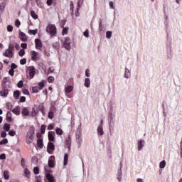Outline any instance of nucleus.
I'll use <instances>...</instances> for the list:
<instances>
[{
  "instance_id": "nucleus-58",
  "label": "nucleus",
  "mask_w": 182,
  "mask_h": 182,
  "mask_svg": "<svg viewBox=\"0 0 182 182\" xmlns=\"http://www.w3.org/2000/svg\"><path fill=\"white\" fill-rule=\"evenodd\" d=\"M5 159H6V156L5 155V154H1L0 155V160H5Z\"/></svg>"
},
{
  "instance_id": "nucleus-36",
  "label": "nucleus",
  "mask_w": 182,
  "mask_h": 182,
  "mask_svg": "<svg viewBox=\"0 0 182 182\" xmlns=\"http://www.w3.org/2000/svg\"><path fill=\"white\" fill-rule=\"evenodd\" d=\"M21 93L19 92V90H16L14 92V97H15V99H18Z\"/></svg>"
},
{
  "instance_id": "nucleus-53",
  "label": "nucleus",
  "mask_w": 182,
  "mask_h": 182,
  "mask_svg": "<svg viewBox=\"0 0 182 182\" xmlns=\"http://www.w3.org/2000/svg\"><path fill=\"white\" fill-rule=\"evenodd\" d=\"M18 87H22L23 86V81L21 80L17 84Z\"/></svg>"
},
{
  "instance_id": "nucleus-19",
  "label": "nucleus",
  "mask_w": 182,
  "mask_h": 182,
  "mask_svg": "<svg viewBox=\"0 0 182 182\" xmlns=\"http://www.w3.org/2000/svg\"><path fill=\"white\" fill-rule=\"evenodd\" d=\"M6 120L7 122H12V113H11V112H7Z\"/></svg>"
},
{
  "instance_id": "nucleus-39",
  "label": "nucleus",
  "mask_w": 182,
  "mask_h": 182,
  "mask_svg": "<svg viewBox=\"0 0 182 182\" xmlns=\"http://www.w3.org/2000/svg\"><path fill=\"white\" fill-rule=\"evenodd\" d=\"M38 85H39L38 87L39 90H42V89L45 87V83H43V82H39Z\"/></svg>"
},
{
  "instance_id": "nucleus-62",
  "label": "nucleus",
  "mask_w": 182,
  "mask_h": 182,
  "mask_svg": "<svg viewBox=\"0 0 182 182\" xmlns=\"http://www.w3.org/2000/svg\"><path fill=\"white\" fill-rule=\"evenodd\" d=\"M11 69H16L18 68V65H16V64L15 63H11Z\"/></svg>"
},
{
  "instance_id": "nucleus-44",
  "label": "nucleus",
  "mask_w": 182,
  "mask_h": 182,
  "mask_svg": "<svg viewBox=\"0 0 182 182\" xmlns=\"http://www.w3.org/2000/svg\"><path fill=\"white\" fill-rule=\"evenodd\" d=\"M55 81V77H52V76H50L48 78V82L49 83H53V82Z\"/></svg>"
},
{
  "instance_id": "nucleus-64",
  "label": "nucleus",
  "mask_w": 182,
  "mask_h": 182,
  "mask_svg": "<svg viewBox=\"0 0 182 182\" xmlns=\"http://www.w3.org/2000/svg\"><path fill=\"white\" fill-rule=\"evenodd\" d=\"M1 137L3 139H5V137H6V133L4 131L1 132Z\"/></svg>"
},
{
  "instance_id": "nucleus-57",
  "label": "nucleus",
  "mask_w": 182,
  "mask_h": 182,
  "mask_svg": "<svg viewBox=\"0 0 182 182\" xmlns=\"http://www.w3.org/2000/svg\"><path fill=\"white\" fill-rule=\"evenodd\" d=\"M21 46L23 49H26V48H28V44H26V43H23Z\"/></svg>"
},
{
  "instance_id": "nucleus-26",
  "label": "nucleus",
  "mask_w": 182,
  "mask_h": 182,
  "mask_svg": "<svg viewBox=\"0 0 182 182\" xmlns=\"http://www.w3.org/2000/svg\"><path fill=\"white\" fill-rule=\"evenodd\" d=\"M48 167H51V168L55 167V161L53 159H49Z\"/></svg>"
},
{
  "instance_id": "nucleus-38",
  "label": "nucleus",
  "mask_w": 182,
  "mask_h": 182,
  "mask_svg": "<svg viewBox=\"0 0 182 182\" xmlns=\"http://www.w3.org/2000/svg\"><path fill=\"white\" fill-rule=\"evenodd\" d=\"M112 36V31H107L106 32V38H108V39H110Z\"/></svg>"
},
{
  "instance_id": "nucleus-52",
  "label": "nucleus",
  "mask_w": 182,
  "mask_h": 182,
  "mask_svg": "<svg viewBox=\"0 0 182 182\" xmlns=\"http://www.w3.org/2000/svg\"><path fill=\"white\" fill-rule=\"evenodd\" d=\"M84 36L85 38H89V30H85V31L83 33Z\"/></svg>"
},
{
  "instance_id": "nucleus-61",
  "label": "nucleus",
  "mask_w": 182,
  "mask_h": 182,
  "mask_svg": "<svg viewBox=\"0 0 182 182\" xmlns=\"http://www.w3.org/2000/svg\"><path fill=\"white\" fill-rule=\"evenodd\" d=\"M52 4H53V0H47V5H48V6H50Z\"/></svg>"
},
{
  "instance_id": "nucleus-33",
  "label": "nucleus",
  "mask_w": 182,
  "mask_h": 182,
  "mask_svg": "<svg viewBox=\"0 0 182 182\" xmlns=\"http://www.w3.org/2000/svg\"><path fill=\"white\" fill-rule=\"evenodd\" d=\"M4 177L5 180H9V172L8 171L4 172Z\"/></svg>"
},
{
  "instance_id": "nucleus-12",
  "label": "nucleus",
  "mask_w": 182,
  "mask_h": 182,
  "mask_svg": "<svg viewBox=\"0 0 182 182\" xmlns=\"http://www.w3.org/2000/svg\"><path fill=\"white\" fill-rule=\"evenodd\" d=\"M48 139L50 141H55V132L50 131L48 132Z\"/></svg>"
},
{
  "instance_id": "nucleus-15",
  "label": "nucleus",
  "mask_w": 182,
  "mask_h": 182,
  "mask_svg": "<svg viewBox=\"0 0 182 182\" xmlns=\"http://www.w3.org/2000/svg\"><path fill=\"white\" fill-rule=\"evenodd\" d=\"M97 134L99 135H104V134H105L103 127H102V125H101V122H100V125L97 127Z\"/></svg>"
},
{
  "instance_id": "nucleus-40",
  "label": "nucleus",
  "mask_w": 182,
  "mask_h": 182,
  "mask_svg": "<svg viewBox=\"0 0 182 182\" xmlns=\"http://www.w3.org/2000/svg\"><path fill=\"white\" fill-rule=\"evenodd\" d=\"M18 55L22 58L25 55V50H23V48L21 49L18 52Z\"/></svg>"
},
{
  "instance_id": "nucleus-22",
  "label": "nucleus",
  "mask_w": 182,
  "mask_h": 182,
  "mask_svg": "<svg viewBox=\"0 0 182 182\" xmlns=\"http://www.w3.org/2000/svg\"><path fill=\"white\" fill-rule=\"evenodd\" d=\"M60 46V43L59 42H55L53 43V48L56 50H59Z\"/></svg>"
},
{
  "instance_id": "nucleus-9",
  "label": "nucleus",
  "mask_w": 182,
  "mask_h": 182,
  "mask_svg": "<svg viewBox=\"0 0 182 182\" xmlns=\"http://www.w3.org/2000/svg\"><path fill=\"white\" fill-rule=\"evenodd\" d=\"M8 93H9L8 89L4 87L2 90L0 91V96L2 97H6V96H8Z\"/></svg>"
},
{
  "instance_id": "nucleus-20",
  "label": "nucleus",
  "mask_w": 182,
  "mask_h": 182,
  "mask_svg": "<svg viewBox=\"0 0 182 182\" xmlns=\"http://www.w3.org/2000/svg\"><path fill=\"white\" fill-rule=\"evenodd\" d=\"M166 55L168 57V59H172L173 55L171 53V48H168L166 51Z\"/></svg>"
},
{
  "instance_id": "nucleus-30",
  "label": "nucleus",
  "mask_w": 182,
  "mask_h": 182,
  "mask_svg": "<svg viewBox=\"0 0 182 182\" xmlns=\"http://www.w3.org/2000/svg\"><path fill=\"white\" fill-rule=\"evenodd\" d=\"M37 144H38V146L40 147V149H42V147H43V140L38 139Z\"/></svg>"
},
{
  "instance_id": "nucleus-34",
  "label": "nucleus",
  "mask_w": 182,
  "mask_h": 182,
  "mask_svg": "<svg viewBox=\"0 0 182 182\" xmlns=\"http://www.w3.org/2000/svg\"><path fill=\"white\" fill-rule=\"evenodd\" d=\"M46 130V127L45 126V124H42L41 126V134H45Z\"/></svg>"
},
{
  "instance_id": "nucleus-21",
  "label": "nucleus",
  "mask_w": 182,
  "mask_h": 182,
  "mask_svg": "<svg viewBox=\"0 0 182 182\" xmlns=\"http://www.w3.org/2000/svg\"><path fill=\"white\" fill-rule=\"evenodd\" d=\"M124 76V77H129V76H131V71L128 70V68H125V73Z\"/></svg>"
},
{
  "instance_id": "nucleus-47",
  "label": "nucleus",
  "mask_w": 182,
  "mask_h": 182,
  "mask_svg": "<svg viewBox=\"0 0 182 182\" xmlns=\"http://www.w3.org/2000/svg\"><path fill=\"white\" fill-rule=\"evenodd\" d=\"M33 173H34V174H39V168L38 167H34Z\"/></svg>"
},
{
  "instance_id": "nucleus-29",
  "label": "nucleus",
  "mask_w": 182,
  "mask_h": 182,
  "mask_svg": "<svg viewBox=\"0 0 182 182\" xmlns=\"http://www.w3.org/2000/svg\"><path fill=\"white\" fill-rule=\"evenodd\" d=\"M85 87H89L90 86V79H89V78L85 79Z\"/></svg>"
},
{
  "instance_id": "nucleus-17",
  "label": "nucleus",
  "mask_w": 182,
  "mask_h": 182,
  "mask_svg": "<svg viewBox=\"0 0 182 182\" xmlns=\"http://www.w3.org/2000/svg\"><path fill=\"white\" fill-rule=\"evenodd\" d=\"M72 90H73V86L72 85H68L65 89V93H70Z\"/></svg>"
},
{
  "instance_id": "nucleus-7",
  "label": "nucleus",
  "mask_w": 182,
  "mask_h": 182,
  "mask_svg": "<svg viewBox=\"0 0 182 182\" xmlns=\"http://www.w3.org/2000/svg\"><path fill=\"white\" fill-rule=\"evenodd\" d=\"M144 142H145L144 139H140L138 141L137 144H138L139 151H141V149L144 148V146H145Z\"/></svg>"
},
{
  "instance_id": "nucleus-14",
  "label": "nucleus",
  "mask_w": 182,
  "mask_h": 182,
  "mask_svg": "<svg viewBox=\"0 0 182 182\" xmlns=\"http://www.w3.org/2000/svg\"><path fill=\"white\" fill-rule=\"evenodd\" d=\"M122 177H123V172L120 166V168L118 169V172H117V179L119 182H121Z\"/></svg>"
},
{
  "instance_id": "nucleus-8",
  "label": "nucleus",
  "mask_w": 182,
  "mask_h": 182,
  "mask_svg": "<svg viewBox=\"0 0 182 182\" xmlns=\"http://www.w3.org/2000/svg\"><path fill=\"white\" fill-rule=\"evenodd\" d=\"M4 56H6V58H14V53L11 51V50L7 49L4 53Z\"/></svg>"
},
{
  "instance_id": "nucleus-23",
  "label": "nucleus",
  "mask_w": 182,
  "mask_h": 182,
  "mask_svg": "<svg viewBox=\"0 0 182 182\" xmlns=\"http://www.w3.org/2000/svg\"><path fill=\"white\" fill-rule=\"evenodd\" d=\"M22 114H23V116H29V109H28V108H23L22 110Z\"/></svg>"
},
{
  "instance_id": "nucleus-54",
  "label": "nucleus",
  "mask_w": 182,
  "mask_h": 182,
  "mask_svg": "<svg viewBox=\"0 0 182 182\" xmlns=\"http://www.w3.org/2000/svg\"><path fill=\"white\" fill-rule=\"evenodd\" d=\"M20 102H21V103H23V102H26V97H25L24 96L21 97H20Z\"/></svg>"
},
{
  "instance_id": "nucleus-5",
  "label": "nucleus",
  "mask_w": 182,
  "mask_h": 182,
  "mask_svg": "<svg viewBox=\"0 0 182 182\" xmlns=\"http://www.w3.org/2000/svg\"><path fill=\"white\" fill-rule=\"evenodd\" d=\"M28 73H29L30 77H31V79L33 78L35 76V73H36L35 67L30 66V67H28Z\"/></svg>"
},
{
  "instance_id": "nucleus-24",
  "label": "nucleus",
  "mask_w": 182,
  "mask_h": 182,
  "mask_svg": "<svg viewBox=\"0 0 182 182\" xmlns=\"http://www.w3.org/2000/svg\"><path fill=\"white\" fill-rule=\"evenodd\" d=\"M8 50L14 53V51L15 50V44H14V43L9 44Z\"/></svg>"
},
{
  "instance_id": "nucleus-28",
  "label": "nucleus",
  "mask_w": 182,
  "mask_h": 182,
  "mask_svg": "<svg viewBox=\"0 0 182 182\" xmlns=\"http://www.w3.org/2000/svg\"><path fill=\"white\" fill-rule=\"evenodd\" d=\"M55 133L56 134H58V136H62L63 134V131L62 130V129L57 128L55 129Z\"/></svg>"
},
{
  "instance_id": "nucleus-18",
  "label": "nucleus",
  "mask_w": 182,
  "mask_h": 182,
  "mask_svg": "<svg viewBox=\"0 0 182 182\" xmlns=\"http://www.w3.org/2000/svg\"><path fill=\"white\" fill-rule=\"evenodd\" d=\"M31 176V171H29V169L27 168H24V176L27 177V178H29Z\"/></svg>"
},
{
  "instance_id": "nucleus-55",
  "label": "nucleus",
  "mask_w": 182,
  "mask_h": 182,
  "mask_svg": "<svg viewBox=\"0 0 182 182\" xmlns=\"http://www.w3.org/2000/svg\"><path fill=\"white\" fill-rule=\"evenodd\" d=\"M62 34L63 35H68V28H64L63 29Z\"/></svg>"
},
{
  "instance_id": "nucleus-41",
  "label": "nucleus",
  "mask_w": 182,
  "mask_h": 182,
  "mask_svg": "<svg viewBox=\"0 0 182 182\" xmlns=\"http://www.w3.org/2000/svg\"><path fill=\"white\" fill-rule=\"evenodd\" d=\"M2 144H8V139H4L2 141H1L0 146H2Z\"/></svg>"
},
{
  "instance_id": "nucleus-32",
  "label": "nucleus",
  "mask_w": 182,
  "mask_h": 182,
  "mask_svg": "<svg viewBox=\"0 0 182 182\" xmlns=\"http://www.w3.org/2000/svg\"><path fill=\"white\" fill-rule=\"evenodd\" d=\"M5 10V4L1 3L0 4V15L4 12Z\"/></svg>"
},
{
  "instance_id": "nucleus-11",
  "label": "nucleus",
  "mask_w": 182,
  "mask_h": 182,
  "mask_svg": "<svg viewBox=\"0 0 182 182\" xmlns=\"http://www.w3.org/2000/svg\"><path fill=\"white\" fill-rule=\"evenodd\" d=\"M46 177L48 182H55V178H53L52 174L47 173Z\"/></svg>"
},
{
  "instance_id": "nucleus-46",
  "label": "nucleus",
  "mask_w": 182,
  "mask_h": 182,
  "mask_svg": "<svg viewBox=\"0 0 182 182\" xmlns=\"http://www.w3.org/2000/svg\"><path fill=\"white\" fill-rule=\"evenodd\" d=\"M48 117L51 119H53L55 117V112H50L48 113Z\"/></svg>"
},
{
  "instance_id": "nucleus-6",
  "label": "nucleus",
  "mask_w": 182,
  "mask_h": 182,
  "mask_svg": "<svg viewBox=\"0 0 182 182\" xmlns=\"http://www.w3.org/2000/svg\"><path fill=\"white\" fill-rule=\"evenodd\" d=\"M10 110H11L14 114H16V116H19V114H21V107L19 106L16 107L13 109L12 108H10Z\"/></svg>"
},
{
  "instance_id": "nucleus-10",
  "label": "nucleus",
  "mask_w": 182,
  "mask_h": 182,
  "mask_svg": "<svg viewBox=\"0 0 182 182\" xmlns=\"http://www.w3.org/2000/svg\"><path fill=\"white\" fill-rule=\"evenodd\" d=\"M35 45L36 49H39L40 48H42V46H43L42 44V41L39 38H36L35 40Z\"/></svg>"
},
{
  "instance_id": "nucleus-49",
  "label": "nucleus",
  "mask_w": 182,
  "mask_h": 182,
  "mask_svg": "<svg viewBox=\"0 0 182 182\" xmlns=\"http://www.w3.org/2000/svg\"><path fill=\"white\" fill-rule=\"evenodd\" d=\"M9 136H15V134H16V132L15 131H14V130H10L9 132Z\"/></svg>"
},
{
  "instance_id": "nucleus-13",
  "label": "nucleus",
  "mask_w": 182,
  "mask_h": 182,
  "mask_svg": "<svg viewBox=\"0 0 182 182\" xmlns=\"http://www.w3.org/2000/svg\"><path fill=\"white\" fill-rule=\"evenodd\" d=\"M20 39L22 42H26L28 41V36L23 32H20Z\"/></svg>"
},
{
  "instance_id": "nucleus-48",
  "label": "nucleus",
  "mask_w": 182,
  "mask_h": 182,
  "mask_svg": "<svg viewBox=\"0 0 182 182\" xmlns=\"http://www.w3.org/2000/svg\"><path fill=\"white\" fill-rule=\"evenodd\" d=\"M7 31H8V32H12L14 31V27L11 25H9L7 26Z\"/></svg>"
},
{
  "instance_id": "nucleus-27",
  "label": "nucleus",
  "mask_w": 182,
  "mask_h": 182,
  "mask_svg": "<svg viewBox=\"0 0 182 182\" xmlns=\"http://www.w3.org/2000/svg\"><path fill=\"white\" fill-rule=\"evenodd\" d=\"M68 160H69V155H68V154H65L64 156V166H68Z\"/></svg>"
},
{
  "instance_id": "nucleus-50",
  "label": "nucleus",
  "mask_w": 182,
  "mask_h": 182,
  "mask_svg": "<svg viewBox=\"0 0 182 182\" xmlns=\"http://www.w3.org/2000/svg\"><path fill=\"white\" fill-rule=\"evenodd\" d=\"M15 26L17 27V28H19V26H21V21H19L18 19H16L15 21Z\"/></svg>"
},
{
  "instance_id": "nucleus-37",
  "label": "nucleus",
  "mask_w": 182,
  "mask_h": 182,
  "mask_svg": "<svg viewBox=\"0 0 182 182\" xmlns=\"http://www.w3.org/2000/svg\"><path fill=\"white\" fill-rule=\"evenodd\" d=\"M31 92L32 93H38L39 92V87H33Z\"/></svg>"
},
{
  "instance_id": "nucleus-1",
  "label": "nucleus",
  "mask_w": 182,
  "mask_h": 182,
  "mask_svg": "<svg viewBox=\"0 0 182 182\" xmlns=\"http://www.w3.org/2000/svg\"><path fill=\"white\" fill-rule=\"evenodd\" d=\"M108 120H109V130H112V129H114V114L112 113V111H109L108 114Z\"/></svg>"
},
{
  "instance_id": "nucleus-43",
  "label": "nucleus",
  "mask_w": 182,
  "mask_h": 182,
  "mask_svg": "<svg viewBox=\"0 0 182 182\" xmlns=\"http://www.w3.org/2000/svg\"><path fill=\"white\" fill-rule=\"evenodd\" d=\"M83 4V0H78L77 2V9L79 10V9L80 8V6H82V5Z\"/></svg>"
},
{
  "instance_id": "nucleus-3",
  "label": "nucleus",
  "mask_w": 182,
  "mask_h": 182,
  "mask_svg": "<svg viewBox=\"0 0 182 182\" xmlns=\"http://www.w3.org/2000/svg\"><path fill=\"white\" fill-rule=\"evenodd\" d=\"M63 46L67 50H70V38L69 37L65 38L64 41L63 42Z\"/></svg>"
},
{
  "instance_id": "nucleus-59",
  "label": "nucleus",
  "mask_w": 182,
  "mask_h": 182,
  "mask_svg": "<svg viewBox=\"0 0 182 182\" xmlns=\"http://www.w3.org/2000/svg\"><path fill=\"white\" fill-rule=\"evenodd\" d=\"M23 93L24 95H26L27 96H28V95H29V91H28V90H26V89H23Z\"/></svg>"
},
{
  "instance_id": "nucleus-35",
  "label": "nucleus",
  "mask_w": 182,
  "mask_h": 182,
  "mask_svg": "<svg viewBox=\"0 0 182 182\" xmlns=\"http://www.w3.org/2000/svg\"><path fill=\"white\" fill-rule=\"evenodd\" d=\"M9 129H11V125H9V124H5L4 125V130H5V132H9Z\"/></svg>"
},
{
  "instance_id": "nucleus-60",
  "label": "nucleus",
  "mask_w": 182,
  "mask_h": 182,
  "mask_svg": "<svg viewBox=\"0 0 182 182\" xmlns=\"http://www.w3.org/2000/svg\"><path fill=\"white\" fill-rule=\"evenodd\" d=\"M109 4L110 8H112V9H114L115 6H114L113 1H109Z\"/></svg>"
},
{
  "instance_id": "nucleus-56",
  "label": "nucleus",
  "mask_w": 182,
  "mask_h": 182,
  "mask_svg": "<svg viewBox=\"0 0 182 182\" xmlns=\"http://www.w3.org/2000/svg\"><path fill=\"white\" fill-rule=\"evenodd\" d=\"M20 63L21 65H26V58H23L20 60Z\"/></svg>"
},
{
  "instance_id": "nucleus-25",
  "label": "nucleus",
  "mask_w": 182,
  "mask_h": 182,
  "mask_svg": "<svg viewBox=\"0 0 182 182\" xmlns=\"http://www.w3.org/2000/svg\"><path fill=\"white\" fill-rule=\"evenodd\" d=\"M166 160H162L161 161H160L159 167L160 168H164V167H166Z\"/></svg>"
},
{
  "instance_id": "nucleus-63",
  "label": "nucleus",
  "mask_w": 182,
  "mask_h": 182,
  "mask_svg": "<svg viewBox=\"0 0 182 182\" xmlns=\"http://www.w3.org/2000/svg\"><path fill=\"white\" fill-rule=\"evenodd\" d=\"M53 124H50L48 127V130H53Z\"/></svg>"
},
{
  "instance_id": "nucleus-51",
  "label": "nucleus",
  "mask_w": 182,
  "mask_h": 182,
  "mask_svg": "<svg viewBox=\"0 0 182 182\" xmlns=\"http://www.w3.org/2000/svg\"><path fill=\"white\" fill-rule=\"evenodd\" d=\"M14 73H15V70L11 68L9 71V74L10 75V76H14Z\"/></svg>"
},
{
  "instance_id": "nucleus-4",
  "label": "nucleus",
  "mask_w": 182,
  "mask_h": 182,
  "mask_svg": "<svg viewBox=\"0 0 182 182\" xmlns=\"http://www.w3.org/2000/svg\"><path fill=\"white\" fill-rule=\"evenodd\" d=\"M55 150V144L52 142L48 144L47 151L49 154H52V151Z\"/></svg>"
},
{
  "instance_id": "nucleus-31",
  "label": "nucleus",
  "mask_w": 182,
  "mask_h": 182,
  "mask_svg": "<svg viewBox=\"0 0 182 182\" xmlns=\"http://www.w3.org/2000/svg\"><path fill=\"white\" fill-rule=\"evenodd\" d=\"M31 16H32L33 19H38V15L35 13V11H31Z\"/></svg>"
},
{
  "instance_id": "nucleus-16",
  "label": "nucleus",
  "mask_w": 182,
  "mask_h": 182,
  "mask_svg": "<svg viewBox=\"0 0 182 182\" xmlns=\"http://www.w3.org/2000/svg\"><path fill=\"white\" fill-rule=\"evenodd\" d=\"M30 55L31 56L32 60H36V59H38V53H36V51H31Z\"/></svg>"
},
{
  "instance_id": "nucleus-45",
  "label": "nucleus",
  "mask_w": 182,
  "mask_h": 182,
  "mask_svg": "<svg viewBox=\"0 0 182 182\" xmlns=\"http://www.w3.org/2000/svg\"><path fill=\"white\" fill-rule=\"evenodd\" d=\"M28 33H31V35H36V33H38V30H29Z\"/></svg>"
},
{
  "instance_id": "nucleus-2",
  "label": "nucleus",
  "mask_w": 182,
  "mask_h": 182,
  "mask_svg": "<svg viewBox=\"0 0 182 182\" xmlns=\"http://www.w3.org/2000/svg\"><path fill=\"white\" fill-rule=\"evenodd\" d=\"M46 32L48 33H50L51 36H55L56 35V26H55L53 24H49L46 28Z\"/></svg>"
},
{
  "instance_id": "nucleus-42",
  "label": "nucleus",
  "mask_w": 182,
  "mask_h": 182,
  "mask_svg": "<svg viewBox=\"0 0 182 182\" xmlns=\"http://www.w3.org/2000/svg\"><path fill=\"white\" fill-rule=\"evenodd\" d=\"M50 112L53 113H56V107H55V106L53 105H51V107H50Z\"/></svg>"
}]
</instances>
